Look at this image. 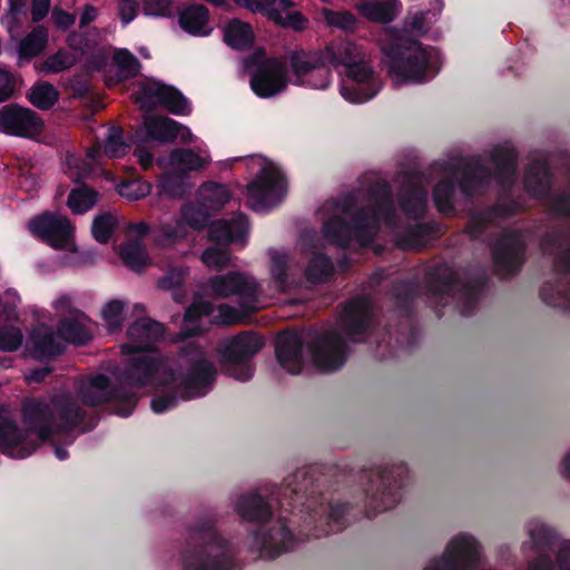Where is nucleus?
Instances as JSON below:
<instances>
[{"label":"nucleus","mask_w":570,"mask_h":570,"mask_svg":"<svg viewBox=\"0 0 570 570\" xmlns=\"http://www.w3.org/2000/svg\"><path fill=\"white\" fill-rule=\"evenodd\" d=\"M492 164L495 167L494 175L502 183L509 181L515 170V154L508 146L497 147L492 155Z\"/></svg>","instance_id":"37"},{"label":"nucleus","mask_w":570,"mask_h":570,"mask_svg":"<svg viewBox=\"0 0 570 570\" xmlns=\"http://www.w3.org/2000/svg\"><path fill=\"white\" fill-rule=\"evenodd\" d=\"M322 212L332 214L324 223V237L341 246L353 240L367 246L376 236L381 223L390 225L393 220L391 193L384 184L377 185L366 207L345 199L342 203L324 204Z\"/></svg>","instance_id":"3"},{"label":"nucleus","mask_w":570,"mask_h":570,"mask_svg":"<svg viewBox=\"0 0 570 570\" xmlns=\"http://www.w3.org/2000/svg\"><path fill=\"white\" fill-rule=\"evenodd\" d=\"M525 187L533 196L543 195L549 186V173L544 160H535L525 174Z\"/></svg>","instance_id":"38"},{"label":"nucleus","mask_w":570,"mask_h":570,"mask_svg":"<svg viewBox=\"0 0 570 570\" xmlns=\"http://www.w3.org/2000/svg\"><path fill=\"white\" fill-rule=\"evenodd\" d=\"M124 303L118 299L108 302L101 309L102 318L105 320L110 332L117 331L124 323Z\"/></svg>","instance_id":"49"},{"label":"nucleus","mask_w":570,"mask_h":570,"mask_svg":"<svg viewBox=\"0 0 570 570\" xmlns=\"http://www.w3.org/2000/svg\"><path fill=\"white\" fill-rule=\"evenodd\" d=\"M181 563L186 570H234L236 567L233 547L212 524L193 528L190 546L183 552Z\"/></svg>","instance_id":"5"},{"label":"nucleus","mask_w":570,"mask_h":570,"mask_svg":"<svg viewBox=\"0 0 570 570\" xmlns=\"http://www.w3.org/2000/svg\"><path fill=\"white\" fill-rule=\"evenodd\" d=\"M22 412L23 430L11 421H0V446L14 459L32 454L41 442L71 430L81 420L80 409L68 395L51 401L27 400Z\"/></svg>","instance_id":"2"},{"label":"nucleus","mask_w":570,"mask_h":570,"mask_svg":"<svg viewBox=\"0 0 570 570\" xmlns=\"http://www.w3.org/2000/svg\"><path fill=\"white\" fill-rule=\"evenodd\" d=\"M481 560V546L471 534L462 532L448 542L442 558L431 560L424 570H472Z\"/></svg>","instance_id":"11"},{"label":"nucleus","mask_w":570,"mask_h":570,"mask_svg":"<svg viewBox=\"0 0 570 570\" xmlns=\"http://www.w3.org/2000/svg\"><path fill=\"white\" fill-rule=\"evenodd\" d=\"M144 125L151 139L160 142L174 140L177 121L164 116H148L144 119Z\"/></svg>","instance_id":"35"},{"label":"nucleus","mask_w":570,"mask_h":570,"mask_svg":"<svg viewBox=\"0 0 570 570\" xmlns=\"http://www.w3.org/2000/svg\"><path fill=\"white\" fill-rule=\"evenodd\" d=\"M48 30L43 26L36 27L20 42L19 52L23 57H35L42 52L48 42Z\"/></svg>","instance_id":"40"},{"label":"nucleus","mask_w":570,"mask_h":570,"mask_svg":"<svg viewBox=\"0 0 570 570\" xmlns=\"http://www.w3.org/2000/svg\"><path fill=\"white\" fill-rule=\"evenodd\" d=\"M224 40L234 49L245 50L254 42L253 28L247 22L239 19H233L224 27Z\"/></svg>","instance_id":"32"},{"label":"nucleus","mask_w":570,"mask_h":570,"mask_svg":"<svg viewBox=\"0 0 570 570\" xmlns=\"http://www.w3.org/2000/svg\"><path fill=\"white\" fill-rule=\"evenodd\" d=\"M428 228L421 224L414 225L404 236L397 238V244L407 249H417L424 246Z\"/></svg>","instance_id":"52"},{"label":"nucleus","mask_w":570,"mask_h":570,"mask_svg":"<svg viewBox=\"0 0 570 570\" xmlns=\"http://www.w3.org/2000/svg\"><path fill=\"white\" fill-rule=\"evenodd\" d=\"M98 194L88 187H81L70 193L68 206L76 214L89 210L97 202Z\"/></svg>","instance_id":"44"},{"label":"nucleus","mask_w":570,"mask_h":570,"mask_svg":"<svg viewBox=\"0 0 570 570\" xmlns=\"http://www.w3.org/2000/svg\"><path fill=\"white\" fill-rule=\"evenodd\" d=\"M373 502H377L382 510H387L397 502L399 495L391 488L390 480L386 476H379L375 491L372 494Z\"/></svg>","instance_id":"46"},{"label":"nucleus","mask_w":570,"mask_h":570,"mask_svg":"<svg viewBox=\"0 0 570 570\" xmlns=\"http://www.w3.org/2000/svg\"><path fill=\"white\" fill-rule=\"evenodd\" d=\"M247 234L248 224L243 215H237L232 220H216L208 227L209 239L223 245L243 240Z\"/></svg>","instance_id":"26"},{"label":"nucleus","mask_w":570,"mask_h":570,"mask_svg":"<svg viewBox=\"0 0 570 570\" xmlns=\"http://www.w3.org/2000/svg\"><path fill=\"white\" fill-rule=\"evenodd\" d=\"M186 236V227L183 222H177L175 225H164L157 235V242L164 246L183 239Z\"/></svg>","instance_id":"58"},{"label":"nucleus","mask_w":570,"mask_h":570,"mask_svg":"<svg viewBox=\"0 0 570 570\" xmlns=\"http://www.w3.org/2000/svg\"><path fill=\"white\" fill-rule=\"evenodd\" d=\"M551 288L544 286L541 296L549 305L570 309V293H566L563 288H558L556 294L550 293Z\"/></svg>","instance_id":"61"},{"label":"nucleus","mask_w":570,"mask_h":570,"mask_svg":"<svg viewBox=\"0 0 570 570\" xmlns=\"http://www.w3.org/2000/svg\"><path fill=\"white\" fill-rule=\"evenodd\" d=\"M132 98L145 109L160 105L176 115H186L190 111L187 100L176 89L154 79L139 82Z\"/></svg>","instance_id":"12"},{"label":"nucleus","mask_w":570,"mask_h":570,"mask_svg":"<svg viewBox=\"0 0 570 570\" xmlns=\"http://www.w3.org/2000/svg\"><path fill=\"white\" fill-rule=\"evenodd\" d=\"M294 7L292 0H256L247 3V9L252 12H259L271 19V13H278L285 16Z\"/></svg>","instance_id":"45"},{"label":"nucleus","mask_w":570,"mask_h":570,"mask_svg":"<svg viewBox=\"0 0 570 570\" xmlns=\"http://www.w3.org/2000/svg\"><path fill=\"white\" fill-rule=\"evenodd\" d=\"M325 21L333 27L341 28L346 31H353L356 28L357 19L348 11L323 10Z\"/></svg>","instance_id":"51"},{"label":"nucleus","mask_w":570,"mask_h":570,"mask_svg":"<svg viewBox=\"0 0 570 570\" xmlns=\"http://www.w3.org/2000/svg\"><path fill=\"white\" fill-rule=\"evenodd\" d=\"M209 163L210 157L206 150L175 149L167 158H159L158 165L166 170L160 179L161 193L173 198L181 197L188 189V184L181 176L202 170Z\"/></svg>","instance_id":"7"},{"label":"nucleus","mask_w":570,"mask_h":570,"mask_svg":"<svg viewBox=\"0 0 570 570\" xmlns=\"http://www.w3.org/2000/svg\"><path fill=\"white\" fill-rule=\"evenodd\" d=\"M488 177L489 173L482 167L479 159L459 160L450 168H446L444 178L438 183L433 194L435 206L443 214L452 210V179H460L461 189L470 194L476 190Z\"/></svg>","instance_id":"8"},{"label":"nucleus","mask_w":570,"mask_h":570,"mask_svg":"<svg viewBox=\"0 0 570 570\" xmlns=\"http://www.w3.org/2000/svg\"><path fill=\"white\" fill-rule=\"evenodd\" d=\"M276 354L281 365L291 374H297L303 367V346L298 336L281 337L276 345Z\"/></svg>","instance_id":"28"},{"label":"nucleus","mask_w":570,"mask_h":570,"mask_svg":"<svg viewBox=\"0 0 570 570\" xmlns=\"http://www.w3.org/2000/svg\"><path fill=\"white\" fill-rule=\"evenodd\" d=\"M212 312V305L203 298H195L190 307L186 311L184 318L183 336H194L199 332L197 320L207 316Z\"/></svg>","instance_id":"39"},{"label":"nucleus","mask_w":570,"mask_h":570,"mask_svg":"<svg viewBox=\"0 0 570 570\" xmlns=\"http://www.w3.org/2000/svg\"><path fill=\"white\" fill-rule=\"evenodd\" d=\"M42 129V121L35 111L18 105H6L0 108V132L33 137Z\"/></svg>","instance_id":"19"},{"label":"nucleus","mask_w":570,"mask_h":570,"mask_svg":"<svg viewBox=\"0 0 570 570\" xmlns=\"http://www.w3.org/2000/svg\"><path fill=\"white\" fill-rule=\"evenodd\" d=\"M287 86L286 68L277 60H268L250 79L253 91L264 98L273 97Z\"/></svg>","instance_id":"21"},{"label":"nucleus","mask_w":570,"mask_h":570,"mask_svg":"<svg viewBox=\"0 0 570 570\" xmlns=\"http://www.w3.org/2000/svg\"><path fill=\"white\" fill-rule=\"evenodd\" d=\"M230 256L226 249L209 247L202 255V262L209 268L220 271L229 264Z\"/></svg>","instance_id":"56"},{"label":"nucleus","mask_w":570,"mask_h":570,"mask_svg":"<svg viewBox=\"0 0 570 570\" xmlns=\"http://www.w3.org/2000/svg\"><path fill=\"white\" fill-rule=\"evenodd\" d=\"M258 175L247 187L248 204L254 210H264L279 203L285 193V181L279 169L265 158L252 159Z\"/></svg>","instance_id":"9"},{"label":"nucleus","mask_w":570,"mask_h":570,"mask_svg":"<svg viewBox=\"0 0 570 570\" xmlns=\"http://www.w3.org/2000/svg\"><path fill=\"white\" fill-rule=\"evenodd\" d=\"M163 335L164 326L160 323L142 318L130 325L129 341L122 346L124 353L132 354L127 371V379L132 385H164L173 393L153 399L151 409L158 414L175 406L178 400L205 395L216 376L214 365L193 346L181 357L179 367L165 364L154 350V344Z\"/></svg>","instance_id":"1"},{"label":"nucleus","mask_w":570,"mask_h":570,"mask_svg":"<svg viewBox=\"0 0 570 570\" xmlns=\"http://www.w3.org/2000/svg\"><path fill=\"white\" fill-rule=\"evenodd\" d=\"M271 20L276 24L285 28H292L296 31L304 30L308 23V20L299 11L292 9L286 12L285 16H279L274 11V13H271Z\"/></svg>","instance_id":"53"},{"label":"nucleus","mask_w":570,"mask_h":570,"mask_svg":"<svg viewBox=\"0 0 570 570\" xmlns=\"http://www.w3.org/2000/svg\"><path fill=\"white\" fill-rule=\"evenodd\" d=\"M120 256L129 268L140 271L149 264V257L142 245L139 243H129L120 250Z\"/></svg>","instance_id":"43"},{"label":"nucleus","mask_w":570,"mask_h":570,"mask_svg":"<svg viewBox=\"0 0 570 570\" xmlns=\"http://www.w3.org/2000/svg\"><path fill=\"white\" fill-rule=\"evenodd\" d=\"M116 226V219L109 214L95 218L92 223V235L97 242L106 243L111 236Z\"/></svg>","instance_id":"55"},{"label":"nucleus","mask_w":570,"mask_h":570,"mask_svg":"<svg viewBox=\"0 0 570 570\" xmlns=\"http://www.w3.org/2000/svg\"><path fill=\"white\" fill-rule=\"evenodd\" d=\"M271 20L276 24L285 28H292L296 31L304 30L308 23V20L299 11L292 9L286 12L285 16H279L274 11V13H271Z\"/></svg>","instance_id":"54"},{"label":"nucleus","mask_w":570,"mask_h":570,"mask_svg":"<svg viewBox=\"0 0 570 570\" xmlns=\"http://www.w3.org/2000/svg\"><path fill=\"white\" fill-rule=\"evenodd\" d=\"M307 353L318 371L333 372L344 364L347 345L340 333L328 331L307 343Z\"/></svg>","instance_id":"13"},{"label":"nucleus","mask_w":570,"mask_h":570,"mask_svg":"<svg viewBox=\"0 0 570 570\" xmlns=\"http://www.w3.org/2000/svg\"><path fill=\"white\" fill-rule=\"evenodd\" d=\"M77 395L86 405L96 406L117 396L107 376L102 374L81 377L77 385Z\"/></svg>","instance_id":"24"},{"label":"nucleus","mask_w":570,"mask_h":570,"mask_svg":"<svg viewBox=\"0 0 570 570\" xmlns=\"http://www.w3.org/2000/svg\"><path fill=\"white\" fill-rule=\"evenodd\" d=\"M382 50L389 59V72L395 85L426 79L430 53L419 41L406 37V31L386 28Z\"/></svg>","instance_id":"4"},{"label":"nucleus","mask_w":570,"mask_h":570,"mask_svg":"<svg viewBox=\"0 0 570 570\" xmlns=\"http://www.w3.org/2000/svg\"><path fill=\"white\" fill-rule=\"evenodd\" d=\"M206 291L215 298L237 295L246 313L264 307L259 301V285L253 276L247 274L233 272L215 276L207 283Z\"/></svg>","instance_id":"10"},{"label":"nucleus","mask_w":570,"mask_h":570,"mask_svg":"<svg viewBox=\"0 0 570 570\" xmlns=\"http://www.w3.org/2000/svg\"><path fill=\"white\" fill-rule=\"evenodd\" d=\"M381 89V82L373 77L372 69L362 59L346 68V79L341 86L342 97L353 104H363Z\"/></svg>","instance_id":"16"},{"label":"nucleus","mask_w":570,"mask_h":570,"mask_svg":"<svg viewBox=\"0 0 570 570\" xmlns=\"http://www.w3.org/2000/svg\"><path fill=\"white\" fill-rule=\"evenodd\" d=\"M30 230L57 249L75 250L72 227L69 220L58 214L45 213L29 223Z\"/></svg>","instance_id":"17"},{"label":"nucleus","mask_w":570,"mask_h":570,"mask_svg":"<svg viewBox=\"0 0 570 570\" xmlns=\"http://www.w3.org/2000/svg\"><path fill=\"white\" fill-rule=\"evenodd\" d=\"M207 210L196 208L195 206H184L181 209V218L185 224L189 225L194 229H199L205 226L207 222Z\"/></svg>","instance_id":"60"},{"label":"nucleus","mask_w":570,"mask_h":570,"mask_svg":"<svg viewBox=\"0 0 570 570\" xmlns=\"http://www.w3.org/2000/svg\"><path fill=\"white\" fill-rule=\"evenodd\" d=\"M17 75L6 66L0 65V102L10 99L17 87Z\"/></svg>","instance_id":"59"},{"label":"nucleus","mask_w":570,"mask_h":570,"mask_svg":"<svg viewBox=\"0 0 570 570\" xmlns=\"http://www.w3.org/2000/svg\"><path fill=\"white\" fill-rule=\"evenodd\" d=\"M523 240L520 233L513 232L502 237L494 249L497 272L502 276L514 273L522 264Z\"/></svg>","instance_id":"22"},{"label":"nucleus","mask_w":570,"mask_h":570,"mask_svg":"<svg viewBox=\"0 0 570 570\" xmlns=\"http://www.w3.org/2000/svg\"><path fill=\"white\" fill-rule=\"evenodd\" d=\"M236 513L245 521L266 522L272 517L269 504L257 492L240 495L235 503Z\"/></svg>","instance_id":"27"},{"label":"nucleus","mask_w":570,"mask_h":570,"mask_svg":"<svg viewBox=\"0 0 570 570\" xmlns=\"http://www.w3.org/2000/svg\"><path fill=\"white\" fill-rule=\"evenodd\" d=\"M371 305L367 298H357L350 302L345 307L340 320L341 331L354 341L363 333L370 324Z\"/></svg>","instance_id":"23"},{"label":"nucleus","mask_w":570,"mask_h":570,"mask_svg":"<svg viewBox=\"0 0 570 570\" xmlns=\"http://www.w3.org/2000/svg\"><path fill=\"white\" fill-rule=\"evenodd\" d=\"M323 51L301 52L292 57V68L295 76L315 89H324L331 81Z\"/></svg>","instance_id":"18"},{"label":"nucleus","mask_w":570,"mask_h":570,"mask_svg":"<svg viewBox=\"0 0 570 570\" xmlns=\"http://www.w3.org/2000/svg\"><path fill=\"white\" fill-rule=\"evenodd\" d=\"M22 343V334L18 328H7L0 331V350L16 351Z\"/></svg>","instance_id":"63"},{"label":"nucleus","mask_w":570,"mask_h":570,"mask_svg":"<svg viewBox=\"0 0 570 570\" xmlns=\"http://www.w3.org/2000/svg\"><path fill=\"white\" fill-rule=\"evenodd\" d=\"M230 198L232 194L226 186L212 181L202 185L197 194L199 207L205 210H219Z\"/></svg>","instance_id":"31"},{"label":"nucleus","mask_w":570,"mask_h":570,"mask_svg":"<svg viewBox=\"0 0 570 570\" xmlns=\"http://www.w3.org/2000/svg\"><path fill=\"white\" fill-rule=\"evenodd\" d=\"M186 274L187 269L184 267L171 268L158 281V286L163 289H175L184 283Z\"/></svg>","instance_id":"62"},{"label":"nucleus","mask_w":570,"mask_h":570,"mask_svg":"<svg viewBox=\"0 0 570 570\" xmlns=\"http://www.w3.org/2000/svg\"><path fill=\"white\" fill-rule=\"evenodd\" d=\"M355 9L372 22L387 24L401 13L402 3L400 0H361Z\"/></svg>","instance_id":"25"},{"label":"nucleus","mask_w":570,"mask_h":570,"mask_svg":"<svg viewBox=\"0 0 570 570\" xmlns=\"http://www.w3.org/2000/svg\"><path fill=\"white\" fill-rule=\"evenodd\" d=\"M53 306L63 315L58 335H53L46 326H39L32 335L35 348L41 356L60 354L62 346L59 338L75 344H85L91 337L89 318L73 307L69 296L62 295L53 303Z\"/></svg>","instance_id":"6"},{"label":"nucleus","mask_w":570,"mask_h":570,"mask_svg":"<svg viewBox=\"0 0 570 570\" xmlns=\"http://www.w3.org/2000/svg\"><path fill=\"white\" fill-rule=\"evenodd\" d=\"M263 341L252 334L242 333L226 340L223 347L224 360L239 368H230L229 374L239 381H247L253 375L252 367L246 362L263 347Z\"/></svg>","instance_id":"14"},{"label":"nucleus","mask_w":570,"mask_h":570,"mask_svg":"<svg viewBox=\"0 0 570 570\" xmlns=\"http://www.w3.org/2000/svg\"><path fill=\"white\" fill-rule=\"evenodd\" d=\"M529 541L524 542V547L533 549H543L551 546L557 539V531L544 522L534 520L527 525Z\"/></svg>","instance_id":"36"},{"label":"nucleus","mask_w":570,"mask_h":570,"mask_svg":"<svg viewBox=\"0 0 570 570\" xmlns=\"http://www.w3.org/2000/svg\"><path fill=\"white\" fill-rule=\"evenodd\" d=\"M268 255L271 258L269 269L272 284L277 291L283 292L289 285L288 277L293 272V266L285 252L271 249Z\"/></svg>","instance_id":"33"},{"label":"nucleus","mask_w":570,"mask_h":570,"mask_svg":"<svg viewBox=\"0 0 570 570\" xmlns=\"http://www.w3.org/2000/svg\"><path fill=\"white\" fill-rule=\"evenodd\" d=\"M114 66L119 81L135 77L140 70V62L128 50H118L114 55Z\"/></svg>","instance_id":"42"},{"label":"nucleus","mask_w":570,"mask_h":570,"mask_svg":"<svg viewBox=\"0 0 570 570\" xmlns=\"http://www.w3.org/2000/svg\"><path fill=\"white\" fill-rule=\"evenodd\" d=\"M435 14L430 11L409 13L405 19V27L416 35L424 33L433 22Z\"/></svg>","instance_id":"57"},{"label":"nucleus","mask_w":570,"mask_h":570,"mask_svg":"<svg viewBox=\"0 0 570 570\" xmlns=\"http://www.w3.org/2000/svg\"><path fill=\"white\" fill-rule=\"evenodd\" d=\"M28 97L35 107L47 110L58 101L59 92L51 83L41 81L30 89Z\"/></svg>","instance_id":"41"},{"label":"nucleus","mask_w":570,"mask_h":570,"mask_svg":"<svg viewBox=\"0 0 570 570\" xmlns=\"http://www.w3.org/2000/svg\"><path fill=\"white\" fill-rule=\"evenodd\" d=\"M333 265L330 259L323 255H315L308 263L306 277L316 283L325 281L332 273Z\"/></svg>","instance_id":"47"},{"label":"nucleus","mask_w":570,"mask_h":570,"mask_svg":"<svg viewBox=\"0 0 570 570\" xmlns=\"http://www.w3.org/2000/svg\"><path fill=\"white\" fill-rule=\"evenodd\" d=\"M209 14L200 4H194L185 9L179 18L180 27L193 35H206L208 32Z\"/></svg>","instance_id":"34"},{"label":"nucleus","mask_w":570,"mask_h":570,"mask_svg":"<svg viewBox=\"0 0 570 570\" xmlns=\"http://www.w3.org/2000/svg\"><path fill=\"white\" fill-rule=\"evenodd\" d=\"M129 150L127 144L122 141V132L120 129H111L104 150L100 147H94L87 151L86 159L81 163L73 156L67 158V166L70 171V176L75 180H80L88 177L94 170L95 164L99 163L102 156L108 158H120L125 156Z\"/></svg>","instance_id":"15"},{"label":"nucleus","mask_w":570,"mask_h":570,"mask_svg":"<svg viewBox=\"0 0 570 570\" xmlns=\"http://www.w3.org/2000/svg\"><path fill=\"white\" fill-rule=\"evenodd\" d=\"M324 53L328 65L344 66L345 68L364 59L362 49L351 41H342L330 46L324 50Z\"/></svg>","instance_id":"30"},{"label":"nucleus","mask_w":570,"mask_h":570,"mask_svg":"<svg viewBox=\"0 0 570 570\" xmlns=\"http://www.w3.org/2000/svg\"><path fill=\"white\" fill-rule=\"evenodd\" d=\"M26 13V3L23 0H10V8L2 18V22L9 30L16 28L20 16Z\"/></svg>","instance_id":"64"},{"label":"nucleus","mask_w":570,"mask_h":570,"mask_svg":"<svg viewBox=\"0 0 570 570\" xmlns=\"http://www.w3.org/2000/svg\"><path fill=\"white\" fill-rule=\"evenodd\" d=\"M426 187L421 184L419 178L410 181L401 197V206L403 210L413 218L422 216L426 208Z\"/></svg>","instance_id":"29"},{"label":"nucleus","mask_w":570,"mask_h":570,"mask_svg":"<svg viewBox=\"0 0 570 570\" xmlns=\"http://www.w3.org/2000/svg\"><path fill=\"white\" fill-rule=\"evenodd\" d=\"M295 540L286 525L277 521L272 528H262L253 538V548L261 558L273 559L292 549Z\"/></svg>","instance_id":"20"},{"label":"nucleus","mask_w":570,"mask_h":570,"mask_svg":"<svg viewBox=\"0 0 570 570\" xmlns=\"http://www.w3.org/2000/svg\"><path fill=\"white\" fill-rule=\"evenodd\" d=\"M76 62V57L65 50H59L49 56L42 63L41 70L45 72H60L71 68Z\"/></svg>","instance_id":"50"},{"label":"nucleus","mask_w":570,"mask_h":570,"mask_svg":"<svg viewBox=\"0 0 570 570\" xmlns=\"http://www.w3.org/2000/svg\"><path fill=\"white\" fill-rule=\"evenodd\" d=\"M117 190L121 197L128 200H138L151 191V186L139 179H130L119 184Z\"/></svg>","instance_id":"48"}]
</instances>
